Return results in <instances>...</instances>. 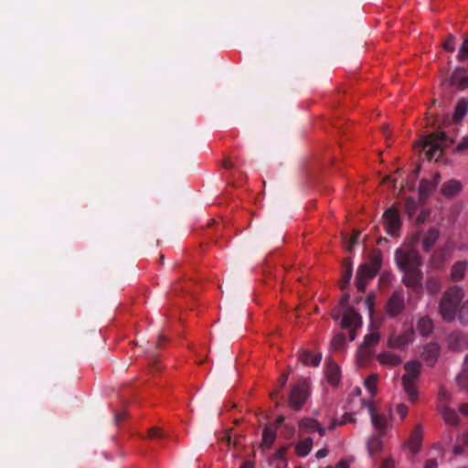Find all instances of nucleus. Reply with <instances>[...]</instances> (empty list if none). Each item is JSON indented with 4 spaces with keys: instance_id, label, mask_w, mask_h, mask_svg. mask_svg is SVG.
<instances>
[{
    "instance_id": "1",
    "label": "nucleus",
    "mask_w": 468,
    "mask_h": 468,
    "mask_svg": "<svg viewBox=\"0 0 468 468\" xmlns=\"http://www.w3.org/2000/svg\"><path fill=\"white\" fill-rule=\"evenodd\" d=\"M453 143L443 132H433L422 140L420 152L425 154L428 161L440 162L444 151Z\"/></svg>"
},
{
    "instance_id": "2",
    "label": "nucleus",
    "mask_w": 468,
    "mask_h": 468,
    "mask_svg": "<svg viewBox=\"0 0 468 468\" xmlns=\"http://www.w3.org/2000/svg\"><path fill=\"white\" fill-rule=\"evenodd\" d=\"M382 267V252L378 249L371 250L367 261L360 264L356 275V286L359 292H365L367 282L372 280Z\"/></svg>"
},
{
    "instance_id": "3",
    "label": "nucleus",
    "mask_w": 468,
    "mask_h": 468,
    "mask_svg": "<svg viewBox=\"0 0 468 468\" xmlns=\"http://www.w3.org/2000/svg\"><path fill=\"white\" fill-rule=\"evenodd\" d=\"M463 298V292L458 286H452L443 293L440 302V313L445 321L454 320Z\"/></svg>"
},
{
    "instance_id": "4",
    "label": "nucleus",
    "mask_w": 468,
    "mask_h": 468,
    "mask_svg": "<svg viewBox=\"0 0 468 468\" xmlns=\"http://www.w3.org/2000/svg\"><path fill=\"white\" fill-rule=\"evenodd\" d=\"M349 297L348 293L344 294L338 306L344 309L341 326L349 330V340L353 341L356 338V329L362 324V317L353 307L348 306Z\"/></svg>"
},
{
    "instance_id": "5",
    "label": "nucleus",
    "mask_w": 468,
    "mask_h": 468,
    "mask_svg": "<svg viewBox=\"0 0 468 468\" xmlns=\"http://www.w3.org/2000/svg\"><path fill=\"white\" fill-rule=\"evenodd\" d=\"M406 374L402 377V385L411 402L418 399L416 380L420 375V364L418 361L407 362L404 366Z\"/></svg>"
},
{
    "instance_id": "6",
    "label": "nucleus",
    "mask_w": 468,
    "mask_h": 468,
    "mask_svg": "<svg viewBox=\"0 0 468 468\" xmlns=\"http://www.w3.org/2000/svg\"><path fill=\"white\" fill-rule=\"evenodd\" d=\"M395 261L399 271L420 269L422 264L421 257L414 250L398 249L395 252Z\"/></svg>"
},
{
    "instance_id": "7",
    "label": "nucleus",
    "mask_w": 468,
    "mask_h": 468,
    "mask_svg": "<svg viewBox=\"0 0 468 468\" xmlns=\"http://www.w3.org/2000/svg\"><path fill=\"white\" fill-rule=\"evenodd\" d=\"M309 383L306 379H300L291 389L289 395V407L293 410H300L306 402L310 391Z\"/></svg>"
},
{
    "instance_id": "8",
    "label": "nucleus",
    "mask_w": 468,
    "mask_h": 468,
    "mask_svg": "<svg viewBox=\"0 0 468 468\" xmlns=\"http://www.w3.org/2000/svg\"><path fill=\"white\" fill-rule=\"evenodd\" d=\"M406 308L403 290L395 291L388 299L385 311L389 317L395 318L401 314Z\"/></svg>"
},
{
    "instance_id": "9",
    "label": "nucleus",
    "mask_w": 468,
    "mask_h": 468,
    "mask_svg": "<svg viewBox=\"0 0 468 468\" xmlns=\"http://www.w3.org/2000/svg\"><path fill=\"white\" fill-rule=\"evenodd\" d=\"M385 228L391 237H396L401 227L399 214L397 208L389 207L383 215Z\"/></svg>"
},
{
    "instance_id": "10",
    "label": "nucleus",
    "mask_w": 468,
    "mask_h": 468,
    "mask_svg": "<svg viewBox=\"0 0 468 468\" xmlns=\"http://www.w3.org/2000/svg\"><path fill=\"white\" fill-rule=\"evenodd\" d=\"M404 275L402 282L405 286L411 288L414 292H419L421 286L422 272L420 269L401 271Z\"/></svg>"
},
{
    "instance_id": "11",
    "label": "nucleus",
    "mask_w": 468,
    "mask_h": 468,
    "mask_svg": "<svg viewBox=\"0 0 468 468\" xmlns=\"http://www.w3.org/2000/svg\"><path fill=\"white\" fill-rule=\"evenodd\" d=\"M414 339V330L408 329L401 335H392L388 339V346L391 348L402 349Z\"/></svg>"
},
{
    "instance_id": "12",
    "label": "nucleus",
    "mask_w": 468,
    "mask_h": 468,
    "mask_svg": "<svg viewBox=\"0 0 468 468\" xmlns=\"http://www.w3.org/2000/svg\"><path fill=\"white\" fill-rule=\"evenodd\" d=\"M440 355V346L436 343H429L423 347L422 359L430 367L433 366Z\"/></svg>"
},
{
    "instance_id": "13",
    "label": "nucleus",
    "mask_w": 468,
    "mask_h": 468,
    "mask_svg": "<svg viewBox=\"0 0 468 468\" xmlns=\"http://www.w3.org/2000/svg\"><path fill=\"white\" fill-rule=\"evenodd\" d=\"M299 426L307 432L317 431L320 436L325 435V429L314 419L305 418L299 422Z\"/></svg>"
},
{
    "instance_id": "14",
    "label": "nucleus",
    "mask_w": 468,
    "mask_h": 468,
    "mask_svg": "<svg viewBox=\"0 0 468 468\" xmlns=\"http://www.w3.org/2000/svg\"><path fill=\"white\" fill-rule=\"evenodd\" d=\"M422 426L418 424L415 426L413 431H411L409 445L410 452L413 453H417L420 451L421 441H422Z\"/></svg>"
},
{
    "instance_id": "15",
    "label": "nucleus",
    "mask_w": 468,
    "mask_h": 468,
    "mask_svg": "<svg viewBox=\"0 0 468 468\" xmlns=\"http://www.w3.org/2000/svg\"><path fill=\"white\" fill-rule=\"evenodd\" d=\"M325 375L330 385L336 386L338 385L341 378L340 367L334 361H328Z\"/></svg>"
},
{
    "instance_id": "16",
    "label": "nucleus",
    "mask_w": 468,
    "mask_h": 468,
    "mask_svg": "<svg viewBox=\"0 0 468 468\" xmlns=\"http://www.w3.org/2000/svg\"><path fill=\"white\" fill-rule=\"evenodd\" d=\"M439 179L440 175L437 174L435 176L434 182L429 181L427 179L420 180L419 186V195L421 199L428 197L432 193L437 184L439 183Z\"/></svg>"
},
{
    "instance_id": "17",
    "label": "nucleus",
    "mask_w": 468,
    "mask_h": 468,
    "mask_svg": "<svg viewBox=\"0 0 468 468\" xmlns=\"http://www.w3.org/2000/svg\"><path fill=\"white\" fill-rule=\"evenodd\" d=\"M468 262L466 261H456L451 269V280L460 282L464 278L467 271Z\"/></svg>"
},
{
    "instance_id": "18",
    "label": "nucleus",
    "mask_w": 468,
    "mask_h": 468,
    "mask_svg": "<svg viewBox=\"0 0 468 468\" xmlns=\"http://www.w3.org/2000/svg\"><path fill=\"white\" fill-rule=\"evenodd\" d=\"M462 189V185L457 180H449L441 186V191L443 196L452 197L456 196Z\"/></svg>"
},
{
    "instance_id": "19",
    "label": "nucleus",
    "mask_w": 468,
    "mask_h": 468,
    "mask_svg": "<svg viewBox=\"0 0 468 468\" xmlns=\"http://www.w3.org/2000/svg\"><path fill=\"white\" fill-rule=\"evenodd\" d=\"M440 232L435 228H431L422 239V247L425 251H430L438 240Z\"/></svg>"
},
{
    "instance_id": "20",
    "label": "nucleus",
    "mask_w": 468,
    "mask_h": 468,
    "mask_svg": "<svg viewBox=\"0 0 468 468\" xmlns=\"http://www.w3.org/2000/svg\"><path fill=\"white\" fill-rule=\"evenodd\" d=\"M343 268L344 272L341 279V284L340 288L342 291H344L346 286L349 284V282L351 280L352 274H353V268H352V260L350 258H346L343 261Z\"/></svg>"
},
{
    "instance_id": "21",
    "label": "nucleus",
    "mask_w": 468,
    "mask_h": 468,
    "mask_svg": "<svg viewBox=\"0 0 468 468\" xmlns=\"http://www.w3.org/2000/svg\"><path fill=\"white\" fill-rule=\"evenodd\" d=\"M468 112V100L465 98H462L458 101L454 112H453V122H459L463 120V118L467 114Z\"/></svg>"
},
{
    "instance_id": "22",
    "label": "nucleus",
    "mask_w": 468,
    "mask_h": 468,
    "mask_svg": "<svg viewBox=\"0 0 468 468\" xmlns=\"http://www.w3.org/2000/svg\"><path fill=\"white\" fill-rule=\"evenodd\" d=\"M300 359L303 362V364L306 366L317 367L321 362L322 354H314L310 351H303L300 356Z\"/></svg>"
},
{
    "instance_id": "23",
    "label": "nucleus",
    "mask_w": 468,
    "mask_h": 468,
    "mask_svg": "<svg viewBox=\"0 0 468 468\" xmlns=\"http://www.w3.org/2000/svg\"><path fill=\"white\" fill-rule=\"evenodd\" d=\"M367 407L371 416L372 424L378 429H384L386 426V420L384 417L376 412L374 405L370 401L367 402Z\"/></svg>"
},
{
    "instance_id": "24",
    "label": "nucleus",
    "mask_w": 468,
    "mask_h": 468,
    "mask_svg": "<svg viewBox=\"0 0 468 468\" xmlns=\"http://www.w3.org/2000/svg\"><path fill=\"white\" fill-rule=\"evenodd\" d=\"M440 410L446 423L451 425L459 424V416L454 410L446 406H442Z\"/></svg>"
},
{
    "instance_id": "25",
    "label": "nucleus",
    "mask_w": 468,
    "mask_h": 468,
    "mask_svg": "<svg viewBox=\"0 0 468 468\" xmlns=\"http://www.w3.org/2000/svg\"><path fill=\"white\" fill-rule=\"evenodd\" d=\"M433 330V324L428 316L421 317L417 324V331L423 336L429 335Z\"/></svg>"
},
{
    "instance_id": "26",
    "label": "nucleus",
    "mask_w": 468,
    "mask_h": 468,
    "mask_svg": "<svg viewBox=\"0 0 468 468\" xmlns=\"http://www.w3.org/2000/svg\"><path fill=\"white\" fill-rule=\"evenodd\" d=\"M378 360L384 365L397 366L401 363V358L399 355L393 353H383L378 356Z\"/></svg>"
},
{
    "instance_id": "27",
    "label": "nucleus",
    "mask_w": 468,
    "mask_h": 468,
    "mask_svg": "<svg viewBox=\"0 0 468 468\" xmlns=\"http://www.w3.org/2000/svg\"><path fill=\"white\" fill-rule=\"evenodd\" d=\"M313 440L312 438L308 437L297 443L295 446V452L297 455L304 457L311 452Z\"/></svg>"
},
{
    "instance_id": "28",
    "label": "nucleus",
    "mask_w": 468,
    "mask_h": 468,
    "mask_svg": "<svg viewBox=\"0 0 468 468\" xmlns=\"http://www.w3.org/2000/svg\"><path fill=\"white\" fill-rule=\"evenodd\" d=\"M276 439V431L272 430L271 427L266 426L262 432V441L261 446L266 448H271Z\"/></svg>"
},
{
    "instance_id": "29",
    "label": "nucleus",
    "mask_w": 468,
    "mask_h": 468,
    "mask_svg": "<svg viewBox=\"0 0 468 468\" xmlns=\"http://www.w3.org/2000/svg\"><path fill=\"white\" fill-rule=\"evenodd\" d=\"M447 257H448L447 249H440V250H436L431 256L432 264L436 268H440L442 265V263L446 261Z\"/></svg>"
},
{
    "instance_id": "30",
    "label": "nucleus",
    "mask_w": 468,
    "mask_h": 468,
    "mask_svg": "<svg viewBox=\"0 0 468 468\" xmlns=\"http://www.w3.org/2000/svg\"><path fill=\"white\" fill-rule=\"evenodd\" d=\"M441 288V280L438 277H429L426 281V289L431 294H436Z\"/></svg>"
},
{
    "instance_id": "31",
    "label": "nucleus",
    "mask_w": 468,
    "mask_h": 468,
    "mask_svg": "<svg viewBox=\"0 0 468 468\" xmlns=\"http://www.w3.org/2000/svg\"><path fill=\"white\" fill-rule=\"evenodd\" d=\"M381 449L382 441L378 437L374 436L367 441V450L371 455L379 452Z\"/></svg>"
},
{
    "instance_id": "32",
    "label": "nucleus",
    "mask_w": 468,
    "mask_h": 468,
    "mask_svg": "<svg viewBox=\"0 0 468 468\" xmlns=\"http://www.w3.org/2000/svg\"><path fill=\"white\" fill-rule=\"evenodd\" d=\"M346 345V336L343 334H337L331 341V348L335 351L342 349Z\"/></svg>"
},
{
    "instance_id": "33",
    "label": "nucleus",
    "mask_w": 468,
    "mask_h": 468,
    "mask_svg": "<svg viewBox=\"0 0 468 468\" xmlns=\"http://www.w3.org/2000/svg\"><path fill=\"white\" fill-rule=\"evenodd\" d=\"M378 341L379 334L378 332H372L365 336L363 346L365 347H371L377 345Z\"/></svg>"
},
{
    "instance_id": "34",
    "label": "nucleus",
    "mask_w": 468,
    "mask_h": 468,
    "mask_svg": "<svg viewBox=\"0 0 468 468\" xmlns=\"http://www.w3.org/2000/svg\"><path fill=\"white\" fill-rule=\"evenodd\" d=\"M465 72L466 70L464 68L455 69L451 77V83L457 87L458 84L461 82V80L465 75Z\"/></svg>"
},
{
    "instance_id": "35",
    "label": "nucleus",
    "mask_w": 468,
    "mask_h": 468,
    "mask_svg": "<svg viewBox=\"0 0 468 468\" xmlns=\"http://www.w3.org/2000/svg\"><path fill=\"white\" fill-rule=\"evenodd\" d=\"M377 381H378V376L377 375H371L369 376L366 381L365 386L368 389V391L371 394H374L377 388Z\"/></svg>"
},
{
    "instance_id": "36",
    "label": "nucleus",
    "mask_w": 468,
    "mask_h": 468,
    "mask_svg": "<svg viewBox=\"0 0 468 468\" xmlns=\"http://www.w3.org/2000/svg\"><path fill=\"white\" fill-rule=\"evenodd\" d=\"M457 58L461 61H463L468 58V37L464 39Z\"/></svg>"
},
{
    "instance_id": "37",
    "label": "nucleus",
    "mask_w": 468,
    "mask_h": 468,
    "mask_svg": "<svg viewBox=\"0 0 468 468\" xmlns=\"http://www.w3.org/2000/svg\"><path fill=\"white\" fill-rule=\"evenodd\" d=\"M359 237H360V231H355L354 234L352 235L350 240L346 244L347 251H352L354 247L357 244Z\"/></svg>"
},
{
    "instance_id": "38",
    "label": "nucleus",
    "mask_w": 468,
    "mask_h": 468,
    "mask_svg": "<svg viewBox=\"0 0 468 468\" xmlns=\"http://www.w3.org/2000/svg\"><path fill=\"white\" fill-rule=\"evenodd\" d=\"M454 41H455V37L452 35H449L443 44V48L446 51L453 52L454 51Z\"/></svg>"
},
{
    "instance_id": "39",
    "label": "nucleus",
    "mask_w": 468,
    "mask_h": 468,
    "mask_svg": "<svg viewBox=\"0 0 468 468\" xmlns=\"http://www.w3.org/2000/svg\"><path fill=\"white\" fill-rule=\"evenodd\" d=\"M149 437L151 439H162L165 434L159 428H151L148 431Z\"/></svg>"
},
{
    "instance_id": "40",
    "label": "nucleus",
    "mask_w": 468,
    "mask_h": 468,
    "mask_svg": "<svg viewBox=\"0 0 468 468\" xmlns=\"http://www.w3.org/2000/svg\"><path fill=\"white\" fill-rule=\"evenodd\" d=\"M374 300H375V295L373 293L368 294L365 300V305L368 309L370 315L372 314V313L374 311Z\"/></svg>"
},
{
    "instance_id": "41",
    "label": "nucleus",
    "mask_w": 468,
    "mask_h": 468,
    "mask_svg": "<svg viewBox=\"0 0 468 468\" xmlns=\"http://www.w3.org/2000/svg\"><path fill=\"white\" fill-rule=\"evenodd\" d=\"M288 378H289V373L285 372L281 375V377L278 379L279 389H282L286 385ZM279 391L280 390H277L275 395H277L279 393Z\"/></svg>"
},
{
    "instance_id": "42",
    "label": "nucleus",
    "mask_w": 468,
    "mask_h": 468,
    "mask_svg": "<svg viewBox=\"0 0 468 468\" xmlns=\"http://www.w3.org/2000/svg\"><path fill=\"white\" fill-rule=\"evenodd\" d=\"M332 318L335 321H338L342 315H344V309L340 306H336L331 313Z\"/></svg>"
},
{
    "instance_id": "43",
    "label": "nucleus",
    "mask_w": 468,
    "mask_h": 468,
    "mask_svg": "<svg viewBox=\"0 0 468 468\" xmlns=\"http://www.w3.org/2000/svg\"><path fill=\"white\" fill-rule=\"evenodd\" d=\"M396 411L401 419H404L408 414L409 409L404 404H399L396 408Z\"/></svg>"
},
{
    "instance_id": "44",
    "label": "nucleus",
    "mask_w": 468,
    "mask_h": 468,
    "mask_svg": "<svg viewBox=\"0 0 468 468\" xmlns=\"http://www.w3.org/2000/svg\"><path fill=\"white\" fill-rule=\"evenodd\" d=\"M466 148H468V138H463V140L456 146L455 151L463 152Z\"/></svg>"
},
{
    "instance_id": "45",
    "label": "nucleus",
    "mask_w": 468,
    "mask_h": 468,
    "mask_svg": "<svg viewBox=\"0 0 468 468\" xmlns=\"http://www.w3.org/2000/svg\"><path fill=\"white\" fill-rule=\"evenodd\" d=\"M355 421H356V420H355V418L351 414L346 413L343 416V420L340 421L339 424L343 425V424L347 423V422H355Z\"/></svg>"
},
{
    "instance_id": "46",
    "label": "nucleus",
    "mask_w": 468,
    "mask_h": 468,
    "mask_svg": "<svg viewBox=\"0 0 468 468\" xmlns=\"http://www.w3.org/2000/svg\"><path fill=\"white\" fill-rule=\"evenodd\" d=\"M423 468H438V463L436 459H429Z\"/></svg>"
},
{
    "instance_id": "47",
    "label": "nucleus",
    "mask_w": 468,
    "mask_h": 468,
    "mask_svg": "<svg viewBox=\"0 0 468 468\" xmlns=\"http://www.w3.org/2000/svg\"><path fill=\"white\" fill-rule=\"evenodd\" d=\"M285 452H286V448H284V447L278 449L274 454L275 458H277L279 460H284Z\"/></svg>"
},
{
    "instance_id": "48",
    "label": "nucleus",
    "mask_w": 468,
    "mask_h": 468,
    "mask_svg": "<svg viewBox=\"0 0 468 468\" xmlns=\"http://www.w3.org/2000/svg\"><path fill=\"white\" fill-rule=\"evenodd\" d=\"M460 90H464L468 88V76L464 75L463 78L461 80V82L457 86Z\"/></svg>"
},
{
    "instance_id": "49",
    "label": "nucleus",
    "mask_w": 468,
    "mask_h": 468,
    "mask_svg": "<svg viewBox=\"0 0 468 468\" xmlns=\"http://www.w3.org/2000/svg\"><path fill=\"white\" fill-rule=\"evenodd\" d=\"M380 468H395V463H394V461L391 460V459H387L385 460Z\"/></svg>"
},
{
    "instance_id": "50",
    "label": "nucleus",
    "mask_w": 468,
    "mask_h": 468,
    "mask_svg": "<svg viewBox=\"0 0 468 468\" xmlns=\"http://www.w3.org/2000/svg\"><path fill=\"white\" fill-rule=\"evenodd\" d=\"M222 166L226 169L235 168L234 164L229 159H225L222 163Z\"/></svg>"
},
{
    "instance_id": "51",
    "label": "nucleus",
    "mask_w": 468,
    "mask_h": 468,
    "mask_svg": "<svg viewBox=\"0 0 468 468\" xmlns=\"http://www.w3.org/2000/svg\"><path fill=\"white\" fill-rule=\"evenodd\" d=\"M327 454H328V451L326 449H321V450L317 451L315 456L318 459H321V458H324Z\"/></svg>"
},
{
    "instance_id": "52",
    "label": "nucleus",
    "mask_w": 468,
    "mask_h": 468,
    "mask_svg": "<svg viewBox=\"0 0 468 468\" xmlns=\"http://www.w3.org/2000/svg\"><path fill=\"white\" fill-rule=\"evenodd\" d=\"M460 412L463 415L468 416V403H464L460 406Z\"/></svg>"
},
{
    "instance_id": "53",
    "label": "nucleus",
    "mask_w": 468,
    "mask_h": 468,
    "mask_svg": "<svg viewBox=\"0 0 468 468\" xmlns=\"http://www.w3.org/2000/svg\"><path fill=\"white\" fill-rule=\"evenodd\" d=\"M335 468H349V464L347 462L342 460L336 463Z\"/></svg>"
},
{
    "instance_id": "54",
    "label": "nucleus",
    "mask_w": 468,
    "mask_h": 468,
    "mask_svg": "<svg viewBox=\"0 0 468 468\" xmlns=\"http://www.w3.org/2000/svg\"><path fill=\"white\" fill-rule=\"evenodd\" d=\"M450 398V395L445 390H441L440 392V399L441 400H448Z\"/></svg>"
},
{
    "instance_id": "55",
    "label": "nucleus",
    "mask_w": 468,
    "mask_h": 468,
    "mask_svg": "<svg viewBox=\"0 0 468 468\" xmlns=\"http://www.w3.org/2000/svg\"><path fill=\"white\" fill-rule=\"evenodd\" d=\"M463 448L462 445L457 444L453 447L454 454H461V453H463Z\"/></svg>"
},
{
    "instance_id": "56",
    "label": "nucleus",
    "mask_w": 468,
    "mask_h": 468,
    "mask_svg": "<svg viewBox=\"0 0 468 468\" xmlns=\"http://www.w3.org/2000/svg\"><path fill=\"white\" fill-rule=\"evenodd\" d=\"M239 468H254L253 463L250 461L244 462Z\"/></svg>"
},
{
    "instance_id": "57",
    "label": "nucleus",
    "mask_w": 468,
    "mask_h": 468,
    "mask_svg": "<svg viewBox=\"0 0 468 468\" xmlns=\"http://www.w3.org/2000/svg\"><path fill=\"white\" fill-rule=\"evenodd\" d=\"M165 341V336L164 335H160L157 341V346L161 347L163 343Z\"/></svg>"
},
{
    "instance_id": "58",
    "label": "nucleus",
    "mask_w": 468,
    "mask_h": 468,
    "mask_svg": "<svg viewBox=\"0 0 468 468\" xmlns=\"http://www.w3.org/2000/svg\"><path fill=\"white\" fill-rule=\"evenodd\" d=\"M339 423H340V421H338L337 420H334L330 423V425H329L328 429L333 430V429H335L336 426L340 425Z\"/></svg>"
},
{
    "instance_id": "59",
    "label": "nucleus",
    "mask_w": 468,
    "mask_h": 468,
    "mask_svg": "<svg viewBox=\"0 0 468 468\" xmlns=\"http://www.w3.org/2000/svg\"><path fill=\"white\" fill-rule=\"evenodd\" d=\"M151 363L153 364V367H154L156 370H158V369H159V367H158V363H159V362H158V359H157L156 357H152V362H151Z\"/></svg>"
},
{
    "instance_id": "60",
    "label": "nucleus",
    "mask_w": 468,
    "mask_h": 468,
    "mask_svg": "<svg viewBox=\"0 0 468 468\" xmlns=\"http://www.w3.org/2000/svg\"><path fill=\"white\" fill-rule=\"evenodd\" d=\"M124 418V413H118L115 415L116 422H120Z\"/></svg>"
},
{
    "instance_id": "61",
    "label": "nucleus",
    "mask_w": 468,
    "mask_h": 468,
    "mask_svg": "<svg viewBox=\"0 0 468 468\" xmlns=\"http://www.w3.org/2000/svg\"><path fill=\"white\" fill-rule=\"evenodd\" d=\"M283 420H284V418H283V417H282V416H281V417H279V418L277 419V420H276V427L281 426V425H282V423L283 422Z\"/></svg>"
},
{
    "instance_id": "62",
    "label": "nucleus",
    "mask_w": 468,
    "mask_h": 468,
    "mask_svg": "<svg viewBox=\"0 0 468 468\" xmlns=\"http://www.w3.org/2000/svg\"><path fill=\"white\" fill-rule=\"evenodd\" d=\"M232 442L230 436H228V443L229 445Z\"/></svg>"
},
{
    "instance_id": "63",
    "label": "nucleus",
    "mask_w": 468,
    "mask_h": 468,
    "mask_svg": "<svg viewBox=\"0 0 468 468\" xmlns=\"http://www.w3.org/2000/svg\"><path fill=\"white\" fill-rule=\"evenodd\" d=\"M467 364H468V355L465 357V365H467Z\"/></svg>"
},
{
    "instance_id": "64",
    "label": "nucleus",
    "mask_w": 468,
    "mask_h": 468,
    "mask_svg": "<svg viewBox=\"0 0 468 468\" xmlns=\"http://www.w3.org/2000/svg\"><path fill=\"white\" fill-rule=\"evenodd\" d=\"M326 468H332V467L328 466V467H326Z\"/></svg>"
}]
</instances>
